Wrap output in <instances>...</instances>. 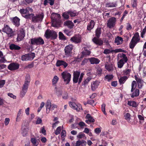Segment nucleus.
Wrapping results in <instances>:
<instances>
[{
	"instance_id": "obj_28",
	"label": "nucleus",
	"mask_w": 146,
	"mask_h": 146,
	"mask_svg": "<svg viewBox=\"0 0 146 146\" xmlns=\"http://www.w3.org/2000/svg\"><path fill=\"white\" fill-rule=\"evenodd\" d=\"M64 25L70 29L73 28L74 26V23L70 21H67L64 22Z\"/></svg>"
},
{
	"instance_id": "obj_1",
	"label": "nucleus",
	"mask_w": 146,
	"mask_h": 146,
	"mask_svg": "<svg viewBox=\"0 0 146 146\" xmlns=\"http://www.w3.org/2000/svg\"><path fill=\"white\" fill-rule=\"evenodd\" d=\"M44 16V14L43 13L36 14L35 15L33 14L30 13L26 17L27 18L28 17L29 18V19H31L32 22L36 23L41 22Z\"/></svg>"
},
{
	"instance_id": "obj_24",
	"label": "nucleus",
	"mask_w": 146,
	"mask_h": 146,
	"mask_svg": "<svg viewBox=\"0 0 146 146\" xmlns=\"http://www.w3.org/2000/svg\"><path fill=\"white\" fill-rule=\"evenodd\" d=\"M20 12L23 17L26 19H29V18H27L26 17L28 16L30 14H28L27 10H26V8L25 9L23 8L20 9Z\"/></svg>"
},
{
	"instance_id": "obj_6",
	"label": "nucleus",
	"mask_w": 146,
	"mask_h": 146,
	"mask_svg": "<svg viewBox=\"0 0 146 146\" xmlns=\"http://www.w3.org/2000/svg\"><path fill=\"white\" fill-rule=\"evenodd\" d=\"M140 40V36L138 32L136 33L131 39L129 44V48L133 49Z\"/></svg>"
},
{
	"instance_id": "obj_40",
	"label": "nucleus",
	"mask_w": 146,
	"mask_h": 146,
	"mask_svg": "<svg viewBox=\"0 0 146 146\" xmlns=\"http://www.w3.org/2000/svg\"><path fill=\"white\" fill-rule=\"evenodd\" d=\"M127 78L126 76H123L121 77L119 79V82L120 84H123L127 79Z\"/></svg>"
},
{
	"instance_id": "obj_22",
	"label": "nucleus",
	"mask_w": 146,
	"mask_h": 146,
	"mask_svg": "<svg viewBox=\"0 0 146 146\" xmlns=\"http://www.w3.org/2000/svg\"><path fill=\"white\" fill-rule=\"evenodd\" d=\"M135 79L137 81L139 88H141L143 86V80L141 78H138L137 75H135Z\"/></svg>"
},
{
	"instance_id": "obj_19",
	"label": "nucleus",
	"mask_w": 146,
	"mask_h": 146,
	"mask_svg": "<svg viewBox=\"0 0 146 146\" xmlns=\"http://www.w3.org/2000/svg\"><path fill=\"white\" fill-rule=\"evenodd\" d=\"M100 84V82L97 80L92 82L91 84V90L95 91L98 88Z\"/></svg>"
},
{
	"instance_id": "obj_38",
	"label": "nucleus",
	"mask_w": 146,
	"mask_h": 146,
	"mask_svg": "<svg viewBox=\"0 0 146 146\" xmlns=\"http://www.w3.org/2000/svg\"><path fill=\"white\" fill-rule=\"evenodd\" d=\"M117 6L116 2H112L107 3L106 4V7H114Z\"/></svg>"
},
{
	"instance_id": "obj_18",
	"label": "nucleus",
	"mask_w": 146,
	"mask_h": 146,
	"mask_svg": "<svg viewBox=\"0 0 146 146\" xmlns=\"http://www.w3.org/2000/svg\"><path fill=\"white\" fill-rule=\"evenodd\" d=\"M70 40L75 44H77L81 42V38L79 36L76 35L72 37Z\"/></svg>"
},
{
	"instance_id": "obj_49",
	"label": "nucleus",
	"mask_w": 146,
	"mask_h": 146,
	"mask_svg": "<svg viewBox=\"0 0 146 146\" xmlns=\"http://www.w3.org/2000/svg\"><path fill=\"white\" fill-rule=\"evenodd\" d=\"M23 114V112L22 110V109H20L17 114V119L18 118H21V117L22 116Z\"/></svg>"
},
{
	"instance_id": "obj_64",
	"label": "nucleus",
	"mask_w": 146,
	"mask_h": 146,
	"mask_svg": "<svg viewBox=\"0 0 146 146\" xmlns=\"http://www.w3.org/2000/svg\"><path fill=\"white\" fill-rule=\"evenodd\" d=\"M28 14H30V13H32L33 11V10L32 8L27 7L26 8Z\"/></svg>"
},
{
	"instance_id": "obj_54",
	"label": "nucleus",
	"mask_w": 146,
	"mask_h": 146,
	"mask_svg": "<svg viewBox=\"0 0 146 146\" xmlns=\"http://www.w3.org/2000/svg\"><path fill=\"white\" fill-rule=\"evenodd\" d=\"M31 141L33 145H36V144L37 141L35 137H32L31 139Z\"/></svg>"
},
{
	"instance_id": "obj_26",
	"label": "nucleus",
	"mask_w": 146,
	"mask_h": 146,
	"mask_svg": "<svg viewBox=\"0 0 146 146\" xmlns=\"http://www.w3.org/2000/svg\"><path fill=\"white\" fill-rule=\"evenodd\" d=\"M131 92L132 93L130 94V95L131 98H133L137 97L139 95V90L138 89H136L133 92Z\"/></svg>"
},
{
	"instance_id": "obj_60",
	"label": "nucleus",
	"mask_w": 146,
	"mask_h": 146,
	"mask_svg": "<svg viewBox=\"0 0 146 146\" xmlns=\"http://www.w3.org/2000/svg\"><path fill=\"white\" fill-rule=\"evenodd\" d=\"M5 83V80H0V88L3 87Z\"/></svg>"
},
{
	"instance_id": "obj_34",
	"label": "nucleus",
	"mask_w": 146,
	"mask_h": 146,
	"mask_svg": "<svg viewBox=\"0 0 146 146\" xmlns=\"http://www.w3.org/2000/svg\"><path fill=\"white\" fill-rule=\"evenodd\" d=\"M127 104L130 106L134 108L137 107L138 105L136 102L134 101H128Z\"/></svg>"
},
{
	"instance_id": "obj_15",
	"label": "nucleus",
	"mask_w": 146,
	"mask_h": 146,
	"mask_svg": "<svg viewBox=\"0 0 146 146\" xmlns=\"http://www.w3.org/2000/svg\"><path fill=\"white\" fill-rule=\"evenodd\" d=\"M69 104L70 107L71 108L76 110L78 111H80L82 109V106L80 104H76L74 102H70Z\"/></svg>"
},
{
	"instance_id": "obj_37",
	"label": "nucleus",
	"mask_w": 146,
	"mask_h": 146,
	"mask_svg": "<svg viewBox=\"0 0 146 146\" xmlns=\"http://www.w3.org/2000/svg\"><path fill=\"white\" fill-rule=\"evenodd\" d=\"M29 130V128L28 127H25V128H22V135L23 136H26Z\"/></svg>"
},
{
	"instance_id": "obj_45",
	"label": "nucleus",
	"mask_w": 146,
	"mask_h": 146,
	"mask_svg": "<svg viewBox=\"0 0 146 146\" xmlns=\"http://www.w3.org/2000/svg\"><path fill=\"white\" fill-rule=\"evenodd\" d=\"M92 78L90 76H89L85 79L83 82V85L86 86L87 85L88 82L90 81Z\"/></svg>"
},
{
	"instance_id": "obj_10",
	"label": "nucleus",
	"mask_w": 146,
	"mask_h": 146,
	"mask_svg": "<svg viewBox=\"0 0 146 146\" xmlns=\"http://www.w3.org/2000/svg\"><path fill=\"white\" fill-rule=\"evenodd\" d=\"M61 75L64 81L66 84H68L71 80V75L67 72H64L61 73Z\"/></svg>"
},
{
	"instance_id": "obj_46",
	"label": "nucleus",
	"mask_w": 146,
	"mask_h": 146,
	"mask_svg": "<svg viewBox=\"0 0 146 146\" xmlns=\"http://www.w3.org/2000/svg\"><path fill=\"white\" fill-rule=\"evenodd\" d=\"M59 37L60 39L65 40L66 39V37L64 36L62 33L60 32L59 33Z\"/></svg>"
},
{
	"instance_id": "obj_36",
	"label": "nucleus",
	"mask_w": 146,
	"mask_h": 146,
	"mask_svg": "<svg viewBox=\"0 0 146 146\" xmlns=\"http://www.w3.org/2000/svg\"><path fill=\"white\" fill-rule=\"evenodd\" d=\"M69 15L71 17H74L77 15L78 13L76 11H72L71 10H68Z\"/></svg>"
},
{
	"instance_id": "obj_61",
	"label": "nucleus",
	"mask_w": 146,
	"mask_h": 146,
	"mask_svg": "<svg viewBox=\"0 0 146 146\" xmlns=\"http://www.w3.org/2000/svg\"><path fill=\"white\" fill-rule=\"evenodd\" d=\"M89 59H88L84 58V59L81 62V65H84L87 64L88 62Z\"/></svg>"
},
{
	"instance_id": "obj_3",
	"label": "nucleus",
	"mask_w": 146,
	"mask_h": 146,
	"mask_svg": "<svg viewBox=\"0 0 146 146\" xmlns=\"http://www.w3.org/2000/svg\"><path fill=\"white\" fill-rule=\"evenodd\" d=\"M30 80V75L29 74L27 75L25 77L24 84L22 88V90L20 93V95L21 97H23L27 92Z\"/></svg>"
},
{
	"instance_id": "obj_44",
	"label": "nucleus",
	"mask_w": 146,
	"mask_h": 146,
	"mask_svg": "<svg viewBox=\"0 0 146 146\" xmlns=\"http://www.w3.org/2000/svg\"><path fill=\"white\" fill-rule=\"evenodd\" d=\"M136 86V82L135 81H133L131 83V92H133L135 89Z\"/></svg>"
},
{
	"instance_id": "obj_21",
	"label": "nucleus",
	"mask_w": 146,
	"mask_h": 146,
	"mask_svg": "<svg viewBox=\"0 0 146 146\" xmlns=\"http://www.w3.org/2000/svg\"><path fill=\"white\" fill-rule=\"evenodd\" d=\"M92 41L94 44L98 46H101L103 44L102 40L96 37L92 39Z\"/></svg>"
},
{
	"instance_id": "obj_33",
	"label": "nucleus",
	"mask_w": 146,
	"mask_h": 146,
	"mask_svg": "<svg viewBox=\"0 0 146 146\" xmlns=\"http://www.w3.org/2000/svg\"><path fill=\"white\" fill-rule=\"evenodd\" d=\"M102 32L101 28L100 27H98L95 31V35L96 37L99 38Z\"/></svg>"
},
{
	"instance_id": "obj_17",
	"label": "nucleus",
	"mask_w": 146,
	"mask_h": 146,
	"mask_svg": "<svg viewBox=\"0 0 146 146\" xmlns=\"http://www.w3.org/2000/svg\"><path fill=\"white\" fill-rule=\"evenodd\" d=\"M19 67V65L17 63H12L8 66V69L11 70H15L18 69Z\"/></svg>"
},
{
	"instance_id": "obj_27",
	"label": "nucleus",
	"mask_w": 146,
	"mask_h": 146,
	"mask_svg": "<svg viewBox=\"0 0 146 146\" xmlns=\"http://www.w3.org/2000/svg\"><path fill=\"white\" fill-rule=\"evenodd\" d=\"M95 25V23L94 21L93 20H91L87 26V30L90 31L94 28Z\"/></svg>"
},
{
	"instance_id": "obj_58",
	"label": "nucleus",
	"mask_w": 146,
	"mask_h": 146,
	"mask_svg": "<svg viewBox=\"0 0 146 146\" xmlns=\"http://www.w3.org/2000/svg\"><path fill=\"white\" fill-rule=\"evenodd\" d=\"M131 70L129 69H127L125 70L123 72V74L124 75H128L129 74V73Z\"/></svg>"
},
{
	"instance_id": "obj_59",
	"label": "nucleus",
	"mask_w": 146,
	"mask_h": 146,
	"mask_svg": "<svg viewBox=\"0 0 146 146\" xmlns=\"http://www.w3.org/2000/svg\"><path fill=\"white\" fill-rule=\"evenodd\" d=\"M105 106H106L105 104H103L102 105L101 108H102V111L104 113L105 115H106V111H105Z\"/></svg>"
},
{
	"instance_id": "obj_11",
	"label": "nucleus",
	"mask_w": 146,
	"mask_h": 146,
	"mask_svg": "<svg viewBox=\"0 0 146 146\" xmlns=\"http://www.w3.org/2000/svg\"><path fill=\"white\" fill-rule=\"evenodd\" d=\"M46 108V113H48L50 110H53L55 108H56L57 106L56 105L54 104L51 105V104L49 100L47 101L45 105Z\"/></svg>"
},
{
	"instance_id": "obj_53",
	"label": "nucleus",
	"mask_w": 146,
	"mask_h": 146,
	"mask_svg": "<svg viewBox=\"0 0 146 146\" xmlns=\"http://www.w3.org/2000/svg\"><path fill=\"white\" fill-rule=\"evenodd\" d=\"M131 5L133 8L136 7L137 5V0H132Z\"/></svg>"
},
{
	"instance_id": "obj_5",
	"label": "nucleus",
	"mask_w": 146,
	"mask_h": 146,
	"mask_svg": "<svg viewBox=\"0 0 146 146\" xmlns=\"http://www.w3.org/2000/svg\"><path fill=\"white\" fill-rule=\"evenodd\" d=\"M117 59L119 60L117 62V66L119 68H122L128 60L127 57L123 53L119 54L117 56Z\"/></svg>"
},
{
	"instance_id": "obj_47",
	"label": "nucleus",
	"mask_w": 146,
	"mask_h": 146,
	"mask_svg": "<svg viewBox=\"0 0 146 146\" xmlns=\"http://www.w3.org/2000/svg\"><path fill=\"white\" fill-rule=\"evenodd\" d=\"M3 55V53L2 52L0 51V58H1L0 62L4 63L6 61V60L4 57H2Z\"/></svg>"
},
{
	"instance_id": "obj_16",
	"label": "nucleus",
	"mask_w": 146,
	"mask_h": 146,
	"mask_svg": "<svg viewBox=\"0 0 146 146\" xmlns=\"http://www.w3.org/2000/svg\"><path fill=\"white\" fill-rule=\"evenodd\" d=\"M25 36V31L23 29H20L18 31L17 40L20 41L23 39Z\"/></svg>"
},
{
	"instance_id": "obj_31",
	"label": "nucleus",
	"mask_w": 146,
	"mask_h": 146,
	"mask_svg": "<svg viewBox=\"0 0 146 146\" xmlns=\"http://www.w3.org/2000/svg\"><path fill=\"white\" fill-rule=\"evenodd\" d=\"M20 19L17 17L14 18L12 20L13 24L17 27H18L20 24Z\"/></svg>"
},
{
	"instance_id": "obj_51",
	"label": "nucleus",
	"mask_w": 146,
	"mask_h": 146,
	"mask_svg": "<svg viewBox=\"0 0 146 146\" xmlns=\"http://www.w3.org/2000/svg\"><path fill=\"white\" fill-rule=\"evenodd\" d=\"M114 50H110L108 49H105L104 50V53L106 54H109L110 53L113 52Z\"/></svg>"
},
{
	"instance_id": "obj_2",
	"label": "nucleus",
	"mask_w": 146,
	"mask_h": 146,
	"mask_svg": "<svg viewBox=\"0 0 146 146\" xmlns=\"http://www.w3.org/2000/svg\"><path fill=\"white\" fill-rule=\"evenodd\" d=\"M60 15L58 14L53 13L51 19H52V26L54 27H60Z\"/></svg>"
},
{
	"instance_id": "obj_14",
	"label": "nucleus",
	"mask_w": 146,
	"mask_h": 146,
	"mask_svg": "<svg viewBox=\"0 0 146 146\" xmlns=\"http://www.w3.org/2000/svg\"><path fill=\"white\" fill-rule=\"evenodd\" d=\"M116 21V18L112 17L110 18L107 21V26L109 28L111 29L115 26Z\"/></svg>"
},
{
	"instance_id": "obj_35",
	"label": "nucleus",
	"mask_w": 146,
	"mask_h": 146,
	"mask_svg": "<svg viewBox=\"0 0 146 146\" xmlns=\"http://www.w3.org/2000/svg\"><path fill=\"white\" fill-rule=\"evenodd\" d=\"M54 0H44V5L46 6L48 3H49L50 5H52L54 3Z\"/></svg>"
},
{
	"instance_id": "obj_43",
	"label": "nucleus",
	"mask_w": 146,
	"mask_h": 146,
	"mask_svg": "<svg viewBox=\"0 0 146 146\" xmlns=\"http://www.w3.org/2000/svg\"><path fill=\"white\" fill-rule=\"evenodd\" d=\"M113 76L112 74H108L106 75L105 76V78L108 82H110L113 78Z\"/></svg>"
},
{
	"instance_id": "obj_29",
	"label": "nucleus",
	"mask_w": 146,
	"mask_h": 146,
	"mask_svg": "<svg viewBox=\"0 0 146 146\" xmlns=\"http://www.w3.org/2000/svg\"><path fill=\"white\" fill-rule=\"evenodd\" d=\"M88 59L90 62V64H98L100 61L99 59L94 57L91 58H88Z\"/></svg>"
},
{
	"instance_id": "obj_39",
	"label": "nucleus",
	"mask_w": 146,
	"mask_h": 146,
	"mask_svg": "<svg viewBox=\"0 0 146 146\" xmlns=\"http://www.w3.org/2000/svg\"><path fill=\"white\" fill-rule=\"evenodd\" d=\"M82 144H84V146H86V142L84 140L82 141L78 140L76 142V146H80Z\"/></svg>"
},
{
	"instance_id": "obj_50",
	"label": "nucleus",
	"mask_w": 146,
	"mask_h": 146,
	"mask_svg": "<svg viewBox=\"0 0 146 146\" xmlns=\"http://www.w3.org/2000/svg\"><path fill=\"white\" fill-rule=\"evenodd\" d=\"M58 78L56 76H55L54 77L52 80V82L53 84H55L58 81Z\"/></svg>"
},
{
	"instance_id": "obj_55",
	"label": "nucleus",
	"mask_w": 146,
	"mask_h": 146,
	"mask_svg": "<svg viewBox=\"0 0 146 146\" xmlns=\"http://www.w3.org/2000/svg\"><path fill=\"white\" fill-rule=\"evenodd\" d=\"M61 127L60 126L58 127L55 132V134L56 135H57L60 134L61 131Z\"/></svg>"
},
{
	"instance_id": "obj_13",
	"label": "nucleus",
	"mask_w": 146,
	"mask_h": 146,
	"mask_svg": "<svg viewBox=\"0 0 146 146\" xmlns=\"http://www.w3.org/2000/svg\"><path fill=\"white\" fill-rule=\"evenodd\" d=\"M74 46L72 44H70L65 46L64 48L65 54L67 56H70L72 53V50Z\"/></svg>"
},
{
	"instance_id": "obj_32",
	"label": "nucleus",
	"mask_w": 146,
	"mask_h": 146,
	"mask_svg": "<svg viewBox=\"0 0 146 146\" xmlns=\"http://www.w3.org/2000/svg\"><path fill=\"white\" fill-rule=\"evenodd\" d=\"M9 48L11 50H19L21 49V47L17 45L12 44L9 46Z\"/></svg>"
},
{
	"instance_id": "obj_8",
	"label": "nucleus",
	"mask_w": 146,
	"mask_h": 146,
	"mask_svg": "<svg viewBox=\"0 0 146 146\" xmlns=\"http://www.w3.org/2000/svg\"><path fill=\"white\" fill-rule=\"evenodd\" d=\"M44 36L47 39L51 38L55 39L57 36V35L55 31L48 29L45 31Z\"/></svg>"
},
{
	"instance_id": "obj_12",
	"label": "nucleus",
	"mask_w": 146,
	"mask_h": 146,
	"mask_svg": "<svg viewBox=\"0 0 146 146\" xmlns=\"http://www.w3.org/2000/svg\"><path fill=\"white\" fill-rule=\"evenodd\" d=\"M35 57V53L32 52L22 56L21 58L23 61L31 60H33Z\"/></svg>"
},
{
	"instance_id": "obj_57",
	"label": "nucleus",
	"mask_w": 146,
	"mask_h": 146,
	"mask_svg": "<svg viewBox=\"0 0 146 146\" xmlns=\"http://www.w3.org/2000/svg\"><path fill=\"white\" fill-rule=\"evenodd\" d=\"M85 136V135L82 133V132H80L79 133V134L77 135V138L81 139Z\"/></svg>"
},
{
	"instance_id": "obj_20",
	"label": "nucleus",
	"mask_w": 146,
	"mask_h": 146,
	"mask_svg": "<svg viewBox=\"0 0 146 146\" xmlns=\"http://www.w3.org/2000/svg\"><path fill=\"white\" fill-rule=\"evenodd\" d=\"M68 65V64L67 63L63 60H58L56 63V65L57 66H59L62 65L63 66L64 68H66Z\"/></svg>"
},
{
	"instance_id": "obj_23",
	"label": "nucleus",
	"mask_w": 146,
	"mask_h": 146,
	"mask_svg": "<svg viewBox=\"0 0 146 146\" xmlns=\"http://www.w3.org/2000/svg\"><path fill=\"white\" fill-rule=\"evenodd\" d=\"M85 118L87 119L85 121V122L88 124L95 121V119L89 114H87L86 115Z\"/></svg>"
},
{
	"instance_id": "obj_7",
	"label": "nucleus",
	"mask_w": 146,
	"mask_h": 146,
	"mask_svg": "<svg viewBox=\"0 0 146 146\" xmlns=\"http://www.w3.org/2000/svg\"><path fill=\"white\" fill-rule=\"evenodd\" d=\"M29 43L32 45H41L44 44V41L41 37L34 38L31 39L29 41Z\"/></svg>"
},
{
	"instance_id": "obj_56",
	"label": "nucleus",
	"mask_w": 146,
	"mask_h": 146,
	"mask_svg": "<svg viewBox=\"0 0 146 146\" xmlns=\"http://www.w3.org/2000/svg\"><path fill=\"white\" fill-rule=\"evenodd\" d=\"M78 125L82 128H83L84 126H87V125L85 124V123L82 121L78 123Z\"/></svg>"
},
{
	"instance_id": "obj_52",
	"label": "nucleus",
	"mask_w": 146,
	"mask_h": 146,
	"mask_svg": "<svg viewBox=\"0 0 146 146\" xmlns=\"http://www.w3.org/2000/svg\"><path fill=\"white\" fill-rule=\"evenodd\" d=\"M146 33V26H145L144 28L143 29L142 31L141 32V36L142 38L144 37V36Z\"/></svg>"
},
{
	"instance_id": "obj_41",
	"label": "nucleus",
	"mask_w": 146,
	"mask_h": 146,
	"mask_svg": "<svg viewBox=\"0 0 146 146\" xmlns=\"http://www.w3.org/2000/svg\"><path fill=\"white\" fill-rule=\"evenodd\" d=\"M69 13L68 11L64 12L62 14V16L65 19H69Z\"/></svg>"
},
{
	"instance_id": "obj_48",
	"label": "nucleus",
	"mask_w": 146,
	"mask_h": 146,
	"mask_svg": "<svg viewBox=\"0 0 146 146\" xmlns=\"http://www.w3.org/2000/svg\"><path fill=\"white\" fill-rule=\"evenodd\" d=\"M130 114L129 113H127L125 114L124 116L125 117V119L129 122H130Z\"/></svg>"
},
{
	"instance_id": "obj_63",
	"label": "nucleus",
	"mask_w": 146,
	"mask_h": 146,
	"mask_svg": "<svg viewBox=\"0 0 146 146\" xmlns=\"http://www.w3.org/2000/svg\"><path fill=\"white\" fill-rule=\"evenodd\" d=\"M132 28L131 25L129 23H127L126 29L128 30H130Z\"/></svg>"
},
{
	"instance_id": "obj_42",
	"label": "nucleus",
	"mask_w": 146,
	"mask_h": 146,
	"mask_svg": "<svg viewBox=\"0 0 146 146\" xmlns=\"http://www.w3.org/2000/svg\"><path fill=\"white\" fill-rule=\"evenodd\" d=\"M84 50L82 52V54L84 55H89L91 53L90 51L87 50V48L84 47Z\"/></svg>"
},
{
	"instance_id": "obj_30",
	"label": "nucleus",
	"mask_w": 146,
	"mask_h": 146,
	"mask_svg": "<svg viewBox=\"0 0 146 146\" xmlns=\"http://www.w3.org/2000/svg\"><path fill=\"white\" fill-rule=\"evenodd\" d=\"M106 69L108 71H111L113 70V64L107 62L105 64Z\"/></svg>"
},
{
	"instance_id": "obj_4",
	"label": "nucleus",
	"mask_w": 146,
	"mask_h": 146,
	"mask_svg": "<svg viewBox=\"0 0 146 146\" xmlns=\"http://www.w3.org/2000/svg\"><path fill=\"white\" fill-rule=\"evenodd\" d=\"M84 74L82 72L80 74V72L78 71H74L73 74V82L74 83H76L78 82L80 84L82 80Z\"/></svg>"
},
{
	"instance_id": "obj_62",
	"label": "nucleus",
	"mask_w": 146,
	"mask_h": 146,
	"mask_svg": "<svg viewBox=\"0 0 146 146\" xmlns=\"http://www.w3.org/2000/svg\"><path fill=\"white\" fill-rule=\"evenodd\" d=\"M10 119L9 118H6L4 121V123L5 125H7L9 123Z\"/></svg>"
},
{
	"instance_id": "obj_9",
	"label": "nucleus",
	"mask_w": 146,
	"mask_h": 146,
	"mask_svg": "<svg viewBox=\"0 0 146 146\" xmlns=\"http://www.w3.org/2000/svg\"><path fill=\"white\" fill-rule=\"evenodd\" d=\"M2 31L6 33L8 37H12L14 35V31L7 25H4V27L2 29Z\"/></svg>"
},
{
	"instance_id": "obj_25",
	"label": "nucleus",
	"mask_w": 146,
	"mask_h": 146,
	"mask_svg": "<svg viewBox=\"0 0 146 146\" xmlns=\"http://www.w3.org/2000/svg\"><path fill=\"white\" fill-rule=\"evenodd\" d=\"M123 41V39L122 37L118 36L115 38L114 42L117 45H119L122 44Z\"/></svg>"
}]
</instances>
